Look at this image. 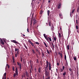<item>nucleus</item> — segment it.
<instances>
[{
    "label": "nucleus",
    "instance_id": "obj_1",
    "mask_svg": "<svg viewBox=\"0 0 79 79\" xmlns=\"http://www.w3.org/2000/svg\"><path fill=\"white\" fill-rule=\"evenodd\" d=\"M45 74L46 77H50V73L48 72L47 71H45Z\"/></svg>",
    "mask_w": 79,
    "mask_h": 79
},
{
    "label": "nucleus",
    "instance_id": "obj_2",
    "mask_svg": "<svg viewBox=\"0 0 79 79\" xmlns=\"http://www.w3.org/2000/svg\"><path fill=\"white\" fill-rule=\"evenodd\" d=\"M17 64L18 66H19V68L20 69H21V68L22 67H21V63H19V64L18 62H17Z\"/></svg>",
    "mask_w": 79,
    "mask_h": 79
},
{
    "label": "nucleus",
    "instance_id": "obj_3",
    "mask_svg": "<svg viewBox=\"0 0 79 79\" xmlns=\"http://www.w3.org/2000/svg\"><path fill=\"white\" fill-rule=\"evenodd\" d=\"M61 2H59L57 7L58 9H60L61 8Z\"/></svg>",
    "mask_w": 79,
    "mask_h": 79
},
{
    "label": "nucleus",
    "instance_id": "obj_4",
    "mask_svg": "<svg viewBox=\"0 0 79 79\" xmlns=\"http://www.w3.org/2000/svg\"><path fill=\"white\" fill-rule=\"evenodd\" d=\"M44 37L45 38V39L47 40V41H48L49 40H48V37H47L46 35H45V34H44Z\"/></svg>",
    "mask_w": 79,
    "mask_h": 79
},
{
    "label": "nucleus",
    "instance_id": "obj_5",
    "mask_svg": "<svg viewBox=\"0 0 79 79\" xmlns=\"http://www.w3.org/2000/svg\"><path fill=\"white\" fill-rule=\"evenodd\" d=\"M52 69V67H51V63H49V70H51Z\"/></svg>",
    "mask_w": 79,
    "mask_h": 79
},
{
    "label": "nucleus",
    "instance_id": "obj_6",
    "mask_svg": "<svg viewBox=\"0 0 79 79\" xmlns=\"http://www.w3.org/2000/svg\"><path fill=\"white\" fill-rule=\"evenodd\" d=\"M48 65H47L45 67V71H48Z\"/></svg>",
    "mask_w": 79,
    "mask_h": 79
},
{
    "label": "nucleus",
    "instance_id": "obj_7",
    "mask_svg": "<svg viewBox=\"0 0 79 79\" xmlns=\"http://www.w3.org/2000/svg\"><path fill=\"white\" fill-rule=\"evenodd\" d=\"M48 65H47L45 67V71H48Z\"/></svg>",
    "mask_w": 79,
    "mask_h": 79
},
{
    "label": "nucleus",
    "instance_id": "obj_8",
    "mask_svg": "<svg viewBox=\"0 0 79 79\" xmlns=\"http://www.w3.org/2000/svg\"><path fill=\"white\" fill-rule=\"evenodd\" d=\"M48 65H47L45 67V71H48Z\"/></svg>",
    "mask_w": 79,
    "mask_h": 79
},
{
    "label": "nucleus",
    "instance_id": "obj_9",
    "mask_svg": "<svg viewBox=\"0 0 79 79\" xmlns=\"http://www.w3.org/2000/svg\"><path fill=\"white\" fill-rule=\"evenodd\" d=\"M1 41V43L2 44V45H4L5 44V43H4V42H3V41L2 39L0 40Z\"/></svg>",
    "mask_w": 79,
    "mask_h": 79
},
{
    "label": "nucleus",
    "instance_id": "obj_10",
    "mask_svg": "<svg viewBox=\"0 0 79 79\" xmlns=\"http://www.w3.org/2000/svg\"><path fill=\"white\" fill-rule=\"evenodd\" d=\"M59 16L60 18H63V15H62V14L61 13H60L59 14Z\"/></svg>",
    "mask_w": 79,
    "mask_h": 79
},
{
    "label": "nucleus",
    "instance_id": "obj_11",
    "mask_svg": "<svg viewBox=\"0 0 79 79\" xmlns=\"http://www.w3.org/2000/svg\"><path fill=\"white\" fill-rule=\"evenodd\" d=\"M15 73L17 75H18V68H17V67L16 68Z\"/></svg>",
    "mask_w": 79,
    "mask_h": 79
},
{
    "label": "nucleus",
    "instance_id": "obj_12",
    "mask_svg": "<svg viewBox=\"0 0 79 79\" xmlns=\"http://www.w3.org/2000/svg\"><path fill=\"white\" fill-rule=\"evenodd\" d=\"M52 45L51 44H50V45L51 46V47H52L53 49H54V48H55V47L54 46V44H53V42H52Z\"/></svg>",
    "mask_w": 79,
    "mask_h": 79
},
{
    "label": "nucleus",
    "instance_id": "obj_13",
    "mask_svg": "<svg viewBox=\"0 0 79 79\" xmlns=\"http://www.w3.org/2000/svg\"><path fill=\"white\" fill-rule=\"evenodd\" d=\"M34 22H33V25L34 26L35 24L37 22L36 21V20H35V19H34L33 20Z\"/></svg>",
    "mask_w": 79,
    "mask_h": 79
},
{
    "label": "nucleus",
    "instance_id": "obj_14",
    "mask_svg": "<svg viewBox=\"0 0 79 79\" xmlns=\"http://www.w3.org/2000/svg\"><path fill=\"white\" fill-rule=\"evenodd\" d=\"M30 43V44H31V45L33 46V47H34V44H33V43L32 42L29 41H28Z\"/></svg>",
    "mask_w": 79,
    "mask_h": 79
},
{
    "label": "nucleus",
    "instance_id": "obj_15",
    "mask_svg": "<svg viewBox=\"0 0 79 79\" xmlns=\"http://www.w3.org/2000/svg\"><path fill=\"white\" fill-rule=\"evenodd\" d=\"M38 72L39 73H41V68H39L38 69Z\"/></svg>",
    "mask_w": 79,
    "mask_h": 79
},
{
    "label": "nucleus",
    "instance_id": "obj_16",
    "mask_svg": "<svg viewBox=\"0 0 79 79\" xmlns=\"http://www.w3.org/2000/svg\"><path fill=\"white\" fill-rule=\"evenodd\" d=\"M19 50V48H15V51L16 52H17V51H18Z\"/></svg>",
    "mask_w": 79,
    "mask_h": 79
},
{
    "label": "nucleus",
    "instance_id": "obj_17",
    "mask_svg": "<svg viewBox=\"0 0 79 79\" xmlns=\"http://www.w3.org/2000/svg\"><path fill=\"white\" fill-rule=\"evenodd\" d=\"M19 50L17 51L16 52H15V53L17 54V55H19Z\"/></svg>",
    "mask_w": 79,
    "mask_h": 79
},
{
    "label": "nucleus",
    "instance_id": "obj_18",
    "mask_svg": "<svg viewBox=\"0 0 79 79\" xmlns=\"http://www.w3.org/2000/svg\"><path fill=\"white\" fill-rule=\"evenodd\" d=\"M60 69V73H62V72L63 71V70H64V69Z\"/></svg>",
    "mask_w": 79,
    "mask_h": 79
},
{
    "label": "nucleus",
    "instance_id": "obj_19",
    "mask_svg": "<svg viewBox=\"0 0 79 79\" xmlns=\"http://www.w3.org/2000/svg\"><path fill=\"white\" fill-rule=\"evenodd\" d=\"M13 42H14V43H15V44H18V42L15 40H13Z\"/></svg>",
    "mask_w": 79,
    "mask_h": 79
},
{
    "label": "nucleus",
    "instance_id": "obj_20",
    "mask_svg": "<svg viewBox=\"0 0 79 79\" xmlns=\"http://www.w3.org/2000/svg\"><path fill=\"white\" fill-rule=\"evenodd\" d=\"M42 58H44V57L45 56V55H44V54L43 52L42 53Z\"/></svg>",
    "mask_w": 79,
    "mask_h": 79
},
{
    "label": "nucleus",
    "instance_id": "obj_21",
    "mask_svg": "<svg viewBox=\"0 0 79 79\" xmlns=\"http://www.w3.org/2000/svg\"><path fill=\"white\" fill-rule=\"evenodd\" d=\"M49 26H52V22H51V21H50L49 23Z\"/></svg>",
    "mask_w": 79,
    "mask_h": 79
},
{
    "label": "nucleus",
    "instance_id": "obj_22",
    "mask_svg": "<svg viewBox=\"0 0 79 79\" xmlns=\"http://www.w3.org/2000/svg\"><path fill=\"white\" fill-rule=\"evenodd\" d=\"M47 13H48V16H49V14H50V10H48L47 11Z\"/></svg>",
    "mask_w": 79,
    "mask_h": 79
},
{
    "label": "nucleus",
    "instance_id": "obj_23",
    "mask_svg": "<svg viewBox=\"0 0 79 79\" xmlns=\"http://www.w3.org/2000/svg\"><path fill=\"white\" fill-rule=\"evenodd\" d=\"M67 48L68 50H69V45H67Z\"/></svg>",
    "mask_w": 79,
    "mask_h": 79
},
{
    "label": "nucleus",
    "instance_id": "obj_24",
    "mask_svg": "<svg viewBox=\"0 0 79 79\" xmlns=\"http://www.w3.org/2000/svg\"><path fill=\"white\" fill-rule=\"evenodd\" d=\"M20 58H21V62H22V61H23V58H22V55H20Z\"/></svg>",
    "mask_w": 79,
    "mask_h": 79
},
{
    "label": "nucleus",
    "instance_id": "obj_25",
    "mask_svg": "<svg viewBox=\"0 0 79 79\" xmlns=\"http://www.w3.org/2000/svg\"><path fill=\"white\" fill-rule=\"evenodd\" d=\"M64 58L65 60H66V54H65L64 55Z\"/></svg>",
    "mask_w": 79,
    "mask_h": 79
},
{
    "label": "nucleus",
    "instance_id": "obj_26",
    "mask_svg": "<svg viewBox=\"0 0 79 79\" xmlns=\"http://www.w3.org/2000/svg\"><path fill=\"white\" fill-rule=\"evenodd\" d=\"M58 34L59 35V36L60 38H61V34L59 32L58 33Z\"/></svg>",
    "mask_w": 79,
    "mask_h": 79
},
{
    "label": "nucleus",
    "instance_id": "obj_27",
    "mask_svg": "<svg viewBox=\"0 0 79 79\" xmlns=\"http://www.w3.org/2000/svg\"><path fill=\"white\" fill-rule=\"evenodd\" d=\"M47 52L48 54H50V52L48 51V50L47 49Z\"/></svg>",
    "mask_w": 79,
    "mask_h": 79
},
{
    "label": "nucleus",
    "instance_id": "obj_28",
    "mask_svg": "<svg viewBox=\"0 0 79 79\" xmlns=\"http://www.w3.org/2000/svg\"><path fill=\"white\" fill-rule=\"evenodd\" d=\"M24 47H25V48L27 50V46L26 45V44H24Z\"/></svg>",
    "mask_w": 79,
    "mask_h": 79
},
{
    "label": "nucleus",
    "instance_id": "obj_29",
    "mask_svg": "<svg viewBox=\"0 0 79 79\" xmlns=\"http://www.w3.org/2000/svg\"><path fill=\"white\" fill-rule=\"evenodd\" d=\"M74 11H75V9H74L72 11V13H74Z\"/></svg>",
    "mask_w": 79,
    "mask_h": 79
},
{
    "label": "nucleus",
    "instance_id": "obj_30",
    "mask_svg": "<svg viewBox=\"0 0 79 79\" xmlns=\"http://www.w3.org/2000/svg\"><path fill=\"white\" fill-rule=\"evenodd\" d=\"M66 72H65L63 74V76H65V75H66Z\"/></svg>",
    "mask_w": 79,
    "mask_h": 79
},
{
    "label": "nucleus",
    "instance_id": "obj_31",
    "mask_svg": "<svg viewBox=\"0 0 79 79\" xmlns=\"http://www.w3.org/2000/svg\"><path fill=\"white\" fill-rule=\"evenodd\" d=\"M35 44H36L37 45H39V44H40V43H39L37 42H35Z\"/></svg>",
    "mask_w": 79,
    "mask_h": 79
},
{
    "label": "nucleus",
    "instance_id": "obj_32",
    "mask_svg": "<svg viewBox=\"0 0 79 79\" xmlns=\"http://www.w3.org/2000/svg\"><path fill=\"white\" fill-rule=\"evenodd\" d=\"M44 44L45 46L46 47H48V46H47V44H46V43H45L44 42Z\"/></svg>",
    "mask_w": 79,
    "mask_h": 79
},
{
    "label": "nucleus",
    "instance_id": "obj_33",
    "mask_svg": "<svg viewBox=\"0 0 79 79\" xmlns=\"http://www.w3.org/2000/svg\"><path fill=\"white\" fill-rule=\"evenodd\" d=\"M25 73L27 76H28V73H27V71H26Z\"/></svg>",
    "mask_w": 79,
    "mask_h": 79
},
{
    "label": "nucleus",
    "instance_id": "obj_34",
    "mask_svg": "<svg viewBox=\"0 0 79 79\" xmlns=\"http://www.w3.org/2000/svg\"><path fill=\"white\" fill-rule=\"evenodd\" d=\"M34 71H35V73H36L37 72V69H36L35 68Z\"/></svg>",
    "mask_w": 79,
    "mask_h": 79
},
{
    "label": "nucleus",
    "instance_id": "obj_35",
    "mask_svg": "<svg viewBox=\"0 0 79 79\" xmlns=\"http://www.w3.org/2000/svg\"><path fill=\"white\" fill-rule=\"evenodd\" d=\"M73 60L75 61H76V60H77V58H76V57H74L73 58Z\"/></svg>",
    "mask_w": 79,
    "mask_h": 79
},
{
    "label": "nucleus",
    "instance_id": "obj_36",
    "mask_svg": "<svg viewBox=\"0 0 79 79\" xmlns=\"http://www.w3.org/2000/svg\"><path fill=\"white\" fill-rule=\"evenodd\" d=\"M32 52H33L34 54L35 53V52L34 49H32Z\"/></svg>",
    "mask_w": 79,
    "mask_h": 79
},
{
    "label": "nucleus",
    "instance_id": "obj_37",
    "mask_svg": "<svg viewBox=\"0 0 79 79\" xmlns=\"http://www.w3.org/2000/svg\"><path fill=\"white\" fill-rule=\"evenodd\" d=\"M46 64L47 65H48V61H46Z\"/></svg>",
    "mask_w": 79,
    "mask_h": 79
},
{
    "label": "nucleus",
    "instance_id": "obj_38",
    "mask_svg": "<svg viewBox=\"0 0 79 79\" xmlns=\"http://www.w3.org/2000/svg\"><path fill=\"white\" fill-rule=\"evenodd\" d=\"M60 56L61 58H63V55H62V54L61 53L60 55Z\"/></svg>",
    "mask_w": 79,
    "mask_h": 79
},
{
    "label": "nucleus",
    "instance_id": "obj_39",
    "mask_svg": "<svg viewBox=\"0 0 79 79\" xmlns=\"http://www.w3.org/2000/svg\"><path fill=\"white\" fill-rule=\"evenodd\" d=\"M54 40L55 41H56V37H54Z\"/></svg>",
    "mask_w": 79,
    "mask_h": 79
},
{
    "label": "nucleus",
    "instance_id": "obj_40",
    "mask_svg": "<svg viewBox=\"0 0 79 79\" xmlns=\"http://www.w3.org/2000/svg\"><path fill=\"white\" fill-rule=\"evenodd\" d=\"M30 72L31 75V73H32V70H31V69H30Z\"/></svg>",
    "mask_w": 79,
    "mask_h": 79
},
{
    "label": "nucleus",
    "instance_id": "obj_41",
    "mask_svg": "<svg viewBox=\"0 0 79 79\" xmlns=\"http://www.w3.org/2000/svg\"><path fill=\"white\" fill-rule=\"evenodd\" d=\"M48 38L49 39V41L51 42V41H52V39L51 38H50L49 37H48Z\"/></svg>",
    "mask_w": 79,
    "mask_h": 79
},
{
    "label": "nucleus",
    "instance_id": "obj_42",
    "mask_svg": "<svg viewBox=\"0 0 79 79\" xmlns=\"http://www.w3.org/2000/svg\"><path fill=\"white\" fill-rule=\"evenodd\" d=\"M6 73H5L4 74V77H6Z\"/></svg>",
    "mask_w": 79,
    "mask_h": 79
},
{
    "label": "nucleus",
    "instance_id": "obj_43",
    "mask_svg": "<svg viewBox=\"0 0 79 79\" xmlns=\"http://www.w3.org/2000/svg\"><path fill=\"white\" fill-rule=\"evenodd\" d=\"M77 11L78 13H79V7L77 8Z\"/></svg>",
    "mask_w": 79,
    "mask_h": 79
},
{
    "label": "nucleus",
    "instance_id": "obj_44",
    "mask_svg": "<svg viewBox=\"0 0 79 79\" xmlns=\"http://www.w3.org/2000/svg\"><path fill=\"white\" fill-rule=\"evenodd\" d=\"M43 12V11H42V10H41L40 12V14L41 15V14H42Z\"/></svg>",
    "mask_w": 79,
    "mask_h": 79
},
{
    "label": "nucleus",
    "instance_id": "obj_45",
    "mask_svg": "<svg viewBox=\"0 0 79 79\" xmlns=\"http://www.w3.org/2000/svg\"><path fill=\"white\" fill-rule=\"evenodd\" d=\"M36 63H39V59H37V61H36Z\"/></svg>",
    "mask_w": 79,
    "mask_h": 79
},
{
    "label": "nucleus",
    "instance_id": "obj_46",
    "mask_svg": "<svg viewBox=\"0 0 79 79\" xmlns=\"http://www.w3.org/2000/svg\"><path fill=\"white\" fill-rule=\"evenodd\" d=\"M76 28L77 29H79V27L77 25L76 26Z\"/></svg>",
    "mask_w": 79,
    "mask_h": 79
},
{
    "label": "nucleus",
    "instance_id": "obj_47",
    "mask_svg": "<svg viewBox=\"0 0 79 79\" xmlns=\"http://www.w3.org/2000/svg\"><path fill=\"white\" fill-rule=\"evenodd\" d=\"M66 66H68V61H67V60H66Z\"/></svg>",
    "mask_w": 79,
    "mask_h": 79
},
{
    "label": "nucleus",
    "instance_id": "obj_48",
    "mask_svg": "<svg viewBox=\"0 0 79 79\" xmlns=\"http://www.w3.org/2000/svg\"><path fill=\"white\" fill-rule=\"evenodd\" d=\"M6 66L8 67V68L9 69L10 68V66L8 65V64H7Z\"/></svg>",
    "mask_w": 79,
    "mask_h": 79
},
{
    "label": "nucleus",
    "instance_id": "obj_49",
    "mask_svg": "<svg viewBox=\"0 0 79 79\" xmlns=\"http://www.w3.org/2000/svg\"><path fill=\"white\" fill-rule=\"evenodd\" d=\"M73 72H72V73H71L70 75L71 76H73Z\"/></svg>",
    "mask_w": 79,
    "mask_h": 79
},
{
    "label": "nucleus",
    "instance_id": "obj_50",
    "mask_svg": "<svg viewBox=\"0 0 79 79\" xmlns=\"http://www.w3.org/2000/svg\"><path fill=\"white\" fill-rule=\"evenodd\" d=\"M69 70L70 71H71V72H72V69L71 68H69Z\"/></svg>",
    "mask_w": 79,
    "mask_h": 79
},
{
    "label": "nucleus",
    "instance_id": "obj_51",
    "mask_svg": "<svg viewBox=\"0 0 79 79\" xmlns=\"http://www.w3.org/2000/svg\"><path fill=\"white\" fill-rule=\"evenodd\" d=\"M2 79H6V77H2Z\"/></svg>",
    "mask_w": 79,
    "mask_h": 79
},
{
    "label": "nucleus",
    "instance_id": "obj_52",
    "mask_svg": "<svg viewBox=\"0 0 79 79\" xmlns=\"http://www.w3.org/2000/svg\"><path fill=\"white\" fill-rule=\"evenodd\" d=\"M13 76H14V77H16V74L15 73V74H14L13 75Z\"/></svg>",
    "mask_w": 79,
    "mask_h": 79
},
{
    "label": "nucleus",
    "instance_id": "obj_53",
    "mask_svg": "<svg viewBox=\"0 0 79 79\" xmlns=\"http://www.w3.org/2000/svg\"><path fill=\"white\" fill-rule=\"evenodd\" d=\"M64 68H65L64 66H63V67H62V69H63L64 70Z\"/></svg>",
    "mask_w": 79,
    "mask_h": 79
},
{
    "label": "nucleus",
    "instance_id": "obj_54",
    "mask_svg": "<svg viewBox=\"0 0 79 79\" xmlns=\"http://www.w3.org/2000/svg\"><path fill=\"white\" fill-rule=\"evenodd\" d=\"M27 32H29V29L28 28H27Z\"/></svg>",
    "mask_w": 79,
    "mask_h": 79
},
{
    "label": "nucleus",
    "instance_id": "obj_55",
    "mask_svg": "<svg viewBox=\"0 0 79 79\" xmlns=\"http://www.w3.org/2000/svg\"><path fill=\"white\" fill-rule=\"evenodd\" d=\"M12 69L13 71H15V68L14 67H12Z\"/></svg>",
    "mask_w": 79,
    "mask_h": 79
},
{
    "label": "nucleus",
    "instance_id": "obj_56",
    "mask_svg": "<svg viewBox=\"0 0 79 79\" xmlns=\"http://www.w3.org/2000/svg\"><path fill=\"white\" fill-rule=\"evenodd\" d=\"M35 50H36V52H39V51H38V49H37V48H35Z\"/></svg>",
    "mask_w": 79,
    "mask_h": 79
},
{
    "label": "nucleus",
    "instance_id": "obj_57",
    "mask_svg": "<svg viewBox=\"0 0 79 79\" xmlns=\"http://www.w3.org/2000/svg\"><path fill=\"white\" fill-rule=\"evenodd\" d=\"M17 55H18L17 54L15 53V57H17Z\"/></svg>",
    "mask_w": 79,
    "mask_h": 79
},
{
    "label": "nucleus",
    "instance_id": "obj_58",
    "mask_svg": "<svg viewBox=\"0 0 79 79\" xmlns=\"http://www.w3.org/2000/svg\"><path fill=\"white\" fill-rule=\"evenodd\" d=\"M4 47L5 49H6V47L5 46H4Z\"/></svg>",
    "mask_w": 79,
    "mask_h": 79
},
{
    "label": "nucleus",
    "instance_id": "obj_59",
    "mask_svg": "<svg viewBox=\"0 0 79 79\" xmlns=\"http://www.w3.org/2000/svg\"><path fill=\"white\" fill-rule=\"evenodd\" d=\"M61 0H59V2L61 3Z\"/></svg>",
    "mask_w": 79,
    "mask_h": 79
},
{
    "label": "nucleus",
    "instance_id": "obj_60",
    "mask_svg": "<svg viewBox=\"0 0 79 79\" xmlns=\"http://www.w3.org/2000/svg\"><path fill=\"white\" fill-rule=\"evenodd\" d=\"M57 66H59V63H57Z\"/></svg>",
    "mask_w": 79,
    "mask_h": 79
},
{
    "label": "nucleus",
    "instance_id": "obj_61",
    "mask_svg": "<svg viewBox=\"0 0 79 79\" xmlns=\"http://www.w3.org/2000/svg\"><path fill=\"white\" fill-rule=\"evenodd\" d=\"M60 54H61V53H60V52H58V54L60 55Z\"/></svg>",
    "mask_w": 79,
    "mask_h": 79
},
{
    "label": "nucleus",
    "instance_id": "obj_62",
    "mask_svg": "<svg viewBox=\"0 0 79 79\" xmlns=\"http://www.w3.org/2000/svg\"><path fill=\"white\" fill-rule=\"evenodd\" d=\"M70 16H71V13H70Z\"/></svg>",
    "mask_w": 79,
    "mask_h": 79
},
{
    "label": "nucleus",
    "instance_id": "obj_63",
    "mask_svg": "<svg viewBox=\"0 0 79 79\" xmlns=\"http://www.w3.org/2000/svg\"><path fill=\"white\" fill-rule=\"evenodd\" d=\"M38 54H39V55H40V52H39Z\"/></svg>",
    "mask_w": 79,
    "mask_h": 79
},
{
    "label": "nucleus",
    "instance_id": "obj_64",
    "mask_svg": "<svg viewBox=\"0 0 79 79\" xmlns=\"http://www.w3.org/2000/svg\"><path fill=\"white\" fill-rule=\"evenodd\" d=\"M48 3H50V0L48 1Z\"/></svg>",
    "mask_w": 79,
    "mask_h": 79
}]
</instances>
